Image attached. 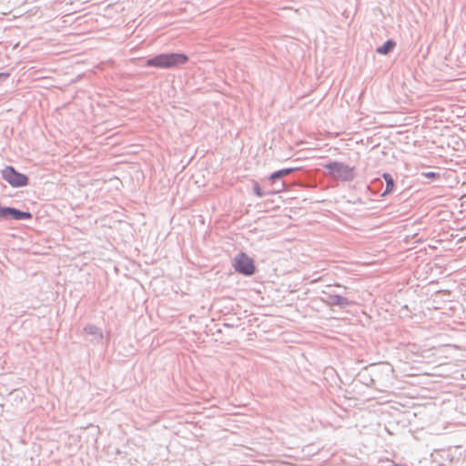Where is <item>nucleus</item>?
<instances>
[{
    "mask_svg": "<svg viewBox=\"0 0 466 466\" xmlns=\"http://www.w3.org/2000/svg\"><path fill=\"white\" fill-rule=\"evenodd\" d=\"M188 56L181 53L160 54L147 61V66L157 68H174L185 65Z\"/></svg>",
    "mask_w": 466,
    "mask_h": 466,
    "instance_id": "1",
    "label": "nucleus"
},
{
    "mask_svg": "<svg viewBox=\"0 0 466 466\" xmlns=\"http://www.w3.org/2000/svg\"><path fill=\"white\" fill-rule=\"evenodd\" d=\"M233 268L238 273L245 276H251L256 272L254 259L244 252L234 258Z\"/></svg>",
    "mask_w": 466,
    "mask_h": 466,
    "instance_id": "2",
    "label": "nucleus"
},
{
    "mask_svg": "<svg viewBox=\"0 0 466 466\" xmlns=\"http://www.w3.org/2000/svg\"><path fill=\"white\" fill-rule=\"evenodd\" d=\"M329 174L336 179L350 180L354 177V167L339 162L326 165Z\"/></svg>",
    "mask_w": 466,
    "mask_h": 466,
    "instance_id": "3",
    "label": "nucleus"
},
{
    "mask_svg": "<svg viewBox=\"0 0 466 466\" xmlns=\"http://www.w3.org/2000/svg\"><path fill=\"white\" fill-rule=\"evenodd\" d=\"M2 176L6 182L15 187L26 186L28 183V177L17 172L13 167H5L2 170Z\"/></svg>",
    "mask_w": 466,
    "mask_h": 466,
    "instance_id": "4",
    "label": "nucleus"
},
{
    "mask_svg": "<svg viewBox=\"0 0 466 466\" xmlns=\"http://www.w3.org/2000/svg\"><path fill=\"white\" fill-rule=\"evenodd\" d=\"M326 302L330 304V305H339V306H343V305H348L349 304V301L346 298L344 297H341L339 295H337V294H329L327 293V297H326Z\"/></svg>",
    "mask_w": 466,
    "mask_h": 466,
    "instance_id": "5",
    "label": "nucleus"
},
{
    "mask_svg": "<svg viewBox=\"0 0 466 466\" xmlns=\"http://www.w3.org/2000/svg\"><path fill=\"white\" fill-rule=\"evenodd\" d=\"M10 217L13 218L14 219L19 220V219H29L32 218V215L29 212H24V211H20V210H17L15 208H11Z\"/></svg>",
    "mask_w": 466,
    "mask_h": 466,
    "instance_id": "6",
    "label": "nucleus"
},
{
    "mask_svg": "<svg viewBox=\"0 0 466 466\" xmlns=\"http://www.w3.org/2000/svg\"><path fill=\"white\" fill-rule=\"evenodd\" d=\"M394 46L395 43L391 40H389L382 46L378 47L377 52L382 55H386L390 52Z\"/></svg>",
    "mask_w": 466,
    "mask_h": 466,
    "instance_id": "7",
    "label": "nucleus"
},
{
    "mask_svg": "<svg viewBox=\"0 0 466 466\" xmlns=\"http://www.w3.org/2000/svg\"><path fill=\"white\" fill-rule=\"evenodd\" d=\"M293 171L292 168H285L282 170H279L277 172H274L270 175L269 179L274 182L277 178H279L284 176L289 175Z\"/></svg>",
    "mask_w": 466,
    "mask_h": 466,
    "instance_id": "8",
    "label": "nucleus"
},
{
    "mask_svg": "<svg viewBox=\"0 0 466 466\" xmlns=\"http://www.w3.org/2000/svg\"><path fill=\"white\" fill-rule=\"evenodd\" d=\"M383 177L386 181V189H385V192L383 193V195H386V194H389L390 192H391L393 190V187H394V181H393V178L391 177V176L390 174H384L383 175Z\"/></svg>",
    "mask_w": 466,
    "mask_h": 466,
    "instance_id": "9",
    "label": "nucleus"
},
{
    "mask_svg": "<svg viewBox=\"0 0 466 466\" xmlns=\"http://www.w3.org/2000/svg\"><path fill=\"white\" fill-rule=\"evenodd\" d=\"M11 214V208H0V218H8Z\"/></svg>",
    "mask_w": 466,
    "mask_h": 466,
    "instance_id": "10",
    "label": "nucleus"
},
{
    "mask_svg": "<svg viewBox=\"0 0 466 466\" xmlns=\"http://www.w3.org/2000/svg\"><path fill=\"white\" fill-rule=\"evenodd\" d=\"M425 177H428V178H436L438 177V174L434 173V172H427V173H424L423 174Z\"/></svg>",
    "mask_w": 466,
    "mask_h": 466,
    "instance_id": "11",
    "label": "nucleus"
},
{
    "mask_svg": "<svg viewBox=\"0 0 466 466\" xmlns=\"http://www.w3.org/2000/svg\"><path fill=\"white\" fill-rule=\"evenodd\" d=\"M8 76H9V74H7V73H0V78L1 77H5H5H8Z\"/></svg>",
    "mask_w": 466,
    "mask_h": 466,
    "instance_id": "12",
    "label": "nucleus"
}]
</instances>
